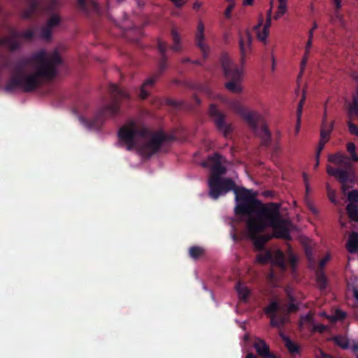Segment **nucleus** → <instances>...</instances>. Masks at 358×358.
I'll return each mask as SVG.
<instances>
[{"instance_id":"f257e3e1","label":"nucleus","mask_w":358,"mask_h":358,"mask_svg":"<svg viewBox=\"0 0 358 358\" xmlns=\"http://www.w3.org/2000/svg\"><path fill=\"white\" fill-rule=\"evenodd\" d=\"M62 63L57 50L48 55L40 50L30 58L22 59L14 68L13 75L6 82L4 91L13 93L17 90L31 92L38 88L44 80H52L57 75V68Z\"/></svg>"},{"instance_id":"f03ea898","label":"nucleus","mask_w":358,"mask_h":358,"mask_svg":"<svg viewBox=\"0 0 358 358\" xmlns=\"http://www.w3.org/2000/svg\"><path fill=\"white\" fill-rule=\"evenodd\" d=\"M245 209L236 215L247 217V227L252 232H263L267 227L273 228L274 236L285 240H290L289 230L281 219L280 205L271 202L264 204L256 195L247 201Z\"/></svg>"},{"instance_id":"7ed1b4c3","label":"nucleus","mask_w":358,"mask_h":358,"mask_svg":"<svg viewBox=\"0 0 358 358\" xmlns=\"http://www.w3.org/2000/svg\"><path fill=\"white\" fill-rule=\"evenodd\" d=\"M222 159L223 157L221 155L215 153L208 156V162L202 163L203 167H208V164H211V174L208 179L209 196L216 200L220 196L233 191L236 200L234 212L237 215L240 211L245 209L248 203L245 201H250L255 194L250 189L237 187L235 182L231 178H222V176L227 172L226 167L222 164Z\"/></svg>"},{"instance_id":"20e7f679","label":"nucleus","mask_w":358,"mask_h":358,"mask_svg":"<svg viewBox=\"0 0 358 358\" xmlns=\"http://www.w3.org/2000/svg\"><path fill=\"white\" fill-rule=\"evenodd\" d=\"M118 138L127 150L136 149L141 156L148 158L157 153L164 142L173 139L162 131L152 132L145 127H139L134 121L119 129Z\"/></svg>"},{"instance_id":"39448f33","label":"nucleus","mask_w":358,"mask_h":358,"mask_svg":"<svg viewBox=\"0 0 358 358\" xmlns=\"http://www.w3.org/2000/svg\"><path fill=\"white\" fill-rule=\"evenodd\" d=\"M252 36L248 30L243 34L238 32V48L240 54V67L233 63L228 55L224 54L221 57V64L224 74L229 81L225 84V87L231 92H242L240 83L243 78L244 66L252 52Z\"/></svg>"},{"instance_id":"423d86ee","label":"nucleus","mask_w":358,"mask_h":358,"mask_svg":"<svg viewBox=\"0 0 358 358\" xmlns=\"http://www.w3.org/2000/svg\"><path fill=\"white\" fill-rule=\"evenodd\" d=\"M229 107L238 114L255 135L261 139V145L268 148L271 144V133L263 116L257 111L247 110L238 100H231Z\"/></svg>"},{"instance_id":"0eeeda50","label":"nucleus","mask_w":358,"mask_h":358,"mask_svg":"<svg viewBox=\"0 0 358 358\" xmlns=\"http://www.w3.org/2000/svg\"><path fill=\"white\" fill-rule=\"evenodd\" d=\"M109 91L112 99L111 102L97 111V114L91 124L94 127L100 126L106 118L117 115L120 112L121 102L130 99L129 94L115 84L110 85Z\"/></svg>"},{"instance_id":"6e6552de","label":"nucleus","mask_w":358,"mask_h":358,"mask_svg":"<svg viewBox=\"0 0 358 358\" xmlns=\"http://www.w3.org/2000/svg\"><path fill=\"white\" fill-rule=\"evenodd\" d=\"M329 161L340 167L329 166L327 172L329 175L335 177L342 185L343 191L347 189V184L352 182L355 178V173L350 158L341 152H337L329 157Z\"/></svg>"},{"instance_id":"1a4fd4ad","label":"nucleus","mask_w":358,"mask_h":358,"mask_svg":"<svg viewBox=\"0 0 358 358\" xmlns=\"http://www.w3.org/2000/svg\"><path fill=\"white\" fill-rule=\"evenodd\" d=\"M329 161L340 167L329 166L327 172L329 175L335 177L342 185L343 191L347 189V184L352 182L355 178V173L350 158L341 152H337L329 157Z\"/></svg>"},{"instance_id":"9d476101","label":"nucleus","mask_w":358,"mask_h":358,"mask_svg":"<svg viewBox=\"0 0 358 358\" xmlns=\"http://www.w3.org/2000/svg\"><path fill=\"white\" fill-rule=\"evenodd\" d=\"M299 309L295 302H289L287 307V313L284 310L282 313L277 314L281 310V306L278 301H272L264 308L265 314L270 317V324L273 327L282 328L289 320V314L297 312Z\"/></svg>"},{"instance_id":"9b49d317","label":"nucleus","mask_w":358,"mask_h":358,"mask_svg":"<svg viewBox=\"0 0 358 358\" xmlns=\"http://www.w3.org/2000/svg\"><path fill=\"white\" fill-rule=\"evenodd\" d=\"M157 48L161 54V58L159 62L157 71L150 78L147 79L141 86L140 91V97L142 99H145L150 94L147 90L148 87L154 85L158 78L164 73V71L168 68L167 64V57L166 52L167 50L166 43L161 39L157 40Z\"/></svg>"},{"instance_id":"f8f14e48","label":"nucleus","mask_w":358,"mask_h":358,"mask_svg":"<svg viewBox=\"0 0 358 358\" xmlns=\"http://www.w3.org/2000/svg\"><path fill=\"white\" fill-rule=\"evenodd\" d=\"M208 115L213 120L217 129L227 137L232 131V126L226 122V115L222 113L214 103L209 106Z\"/></svg>"},{"instance_id":"ddd939ff","label":"nucleus","mask_w":358,"mask_h":358,"mask_svg":"<svg viewBox=\"0 0 358 358\" xmlns=\"http://www.w3.org/2000/svg\"><path fill=\"white\" fill-rule=\"evenodd\" d=\"M253 347L257 354L262 358H278V356L270 351L269 345L262 338H256ZM245 358H257V357L252 352H250L246 355Z\"/></svg>"},{"instance_id":"4468645a","label":"nucleus","mask_w":358,"mask_h":358,"mask_svg":"<svg viewBox=\"0 0 358 358\" xmlns=\"http://www.w3.org/2000/svg\"><path fill=\"white\" fill-rule=\"evenodd\" d=\"M9 36L0 38V46H6L10 51L15 52L20 48V43L15 39L19 31L14 28H8Z\"/></svg>"},{"instance_id":"2eb2a0df","label":"nucleus","mask_w":358,"mask_h":358,"mask_svg":"<svg viewBox=\"0 0 358 358\" xmlns=\"http://www.w3.org/2000/svg\"><path fill=\"white\" fill-rule=\"evenodd\" d=\"M204 24L201 21H199L197 26V31L195 34V42L196 46L201 50L203 57L206 59L208 55L209 48L204 43Z\"/></svg>"},{"instance_id":"dca6fc26","label":"nucleus","mask_w":358,"mask_h":358,"mask_svg":"<svg viewBox=\"0 0 358 358\" xmlns=\"http://www.w3.org/2000/svg\"><path fill=\"white\" fill-rule=\"evenodd\" d=\"M248 229L255 248L259 251L263 250L264 249L265 243L268 242L272 236L271 235L257 236L259 232L255 233L252 232L248 228Z\"/></svg>"},{"instance_id":"f3484780","label":"nucleus","mask_w":358,"mask_h":358,"mask_svg":"<svg viewBox=\"0 0 358 358\" xmlns=\"http://www.w3.org/2000/svg\"><path fill=\"white\" fill-rule=\"evenodd\" d=\"M28 6L22 13L23 19H30L35 14L40 6V0H27Z\"/></svg>"},{"instance_id":"a211bd4d","label":"nucleus","mask_w":358,"mask_h":358,"mask_svg":"<svg viewBox=\"0 0 358 358\" xmlns=\"http://www.w3.org/2000/svg\"><path fill=\"white\" fill-rule=\"evenodd\" d=\"M271 262L277 265L282 270H285L287 268L285 255L280 250H278L274 253H273V259Z\"/></svg>"},{"instance_id":"6ab92c4d","label":"nucleus","mask_w":358,"mask_h":358,"mask_svg":"<svg viewBox=\"0 0 358 358\" xmlns=\"http://www.w3.org/2000/svg\"><path fill=\"white\" fill-rule=\"evenodd\" d=\"M80 9L85 13L90 10H96L99 8L98 3L94 0H77Z\"/></svg>"},{"instance_id":"aec40b11","label":"nucleus","mask_w":358,"mask_h":358,"mask_svg":"<svg viewBox=\"0 0 358 358\" xmlns=\"http://www.w3.org/2000/svg\"><path fill=\"white\" fill-rule=\"evenodd\" d=\"M347 249L350 253H357L358 252V233L353 231L349 236L347 243Z\"/></svg>"},{"instance_id":"412c9836","label":"nucleus","mask_w":358,"mask_h":358,"mask_svg":"<svg viewBox=\"0 0 358 358\" xmlns=\"http://www.w3.org/2000/svg\"><path fill=\"white\" fill-rule=\"evenodd\" d=\"M346 211L350 220L358 222V206L348 203Z\"/></svg>"},{"instance_id":"4be33fe9","label":"nucleus","mask_w":358,"mask_h":358,"mask_svg":"<svg viewBox=\"0 0 358 358\" xmlns=\"http://www.w3.org/2000/svg\"><path fill=\"white\" fill-rule=\"evenodd\" d=\"M171 36L173 39V44L171 46V49L175 52H180L182 50L180 45V37L176 30V29L173 28L171 29Z\"/></svg>"},{"instance_id":"5701e85b","label":"nucleus","mask_w":358,"mask_h":358,"mask_svg":"<svg viewBox=\"0 0 358 358\" xmlns=\"http://www.w3.org/2000/svg\"><path fill=\"white\" fill-rule=\"evenodd\" d=\"M316 282L319 288L321 290H324L327 288L328 280L323 271H317L316 275Z\"/></svg>"},{"instance_id":"b1692460","label":"nucleus","mask_w":358,"mask_h":358,"mask_svg":"<svg viewBox=\"0 0 358 358\" xmlns=\"http://www.w3.org/2000/svg\"><path fill=\"white\" fill-rule=\"evenodd\" d=\"M205 254V250L200 246H192L189 248V257L196 260Z\"/></svg>"},{"instance_id":"393cba45","label":"nucleus","mask_w":358,"mask_h":358,"mask_svg":"<svg viewBox=\"0 0 358 358\" xmlns=\"http://www.w3.org/2000/svg\"><path fill=\"white\" fill-rule=\"evenodd\" d=\"M236 289L240 299L245 301L249 296V289L240 281L236 285Z\"/></svg>"},{"instance_id":"a878e982","label":"nucleus","mask_w":358,"mask_h":358,"mask_svg":"<svg viewBox=\"0 0 358 358\" xmlns=\"http://www.w3.org/2000/svg\"><path fill=\"white\" fill-rule=\"evenodd\" d=\"M305 101H306V94H305V91L303 90L302 98L300 100V101L298 104V107H297V112H296V113H297V124L296 126V133L299 132V131L300 129L301 117L302 115L303 107Z\"/></svg>"},{"instance_id":"bb28decb","label":"nucleus","mask_w":358,"mask_h":358,"mask_svg":"<svg viewBox=\"0 0 358 358\" xmlns=\"http://www.w3.org/2000/svg\"><path fill=\"white\" fill-rule=\"evenodd\" d=\"M331 340L343 349H348L349 348L348 339L344 336L340 335L335 336Z\"/></svg>"},{"instance_id":"cd10ccee","label":"nucleus","mask_w":358,"mask_h":358,"mask_svg":"<svg viewBox=\"0 0 358 358\" xmlns=\"http://www.w3.org/2000/svg\"><path fill=\"white\" fill-rule=\"evenodd\" d=\"M273 259V253L270 250H266L263 254L257 255V261L262 264L271 262Z\"/></svg>"},{"instance_id":"c85d7f7f","label":"nucleus","mask_w":358,"mask_h":358,"mask_svg":"<svg viewBox=\"0 0 358 358\" xmlns=\"http://www.w3.org/2000/svg\"><path fill=\"white\" fill-rule=\"evenodd\" d=\"M347 151L350 153V159L358 162V155L356 153V146L354 143L350 142L346 145Z\"/></svg>"},{"instance_id":"c756f323","label":"nucleus","mask_w":358,"mask_h":358,"mask_svg":"<svg viewBox=\"0 0 358 358\" xmlns=\"http://www.w3.org/2000/svg\"><path fill=\"white\" fill-rule=\"evenodd\" d=\"M326 189L327 193V196L331 203L334 205H337L338 203V200L336 199V193L334 189H333L329 183L326 184Z\"/></svg>"},{"instance_id":"7c9ffc66","label":"nucleus","mask_w":358,"mask_h":358,"mask_svg":"<svg viewBox=\"0 0 358 358\" xmlns=\"http://www.w3.org/2000/svg\"><path fill=\"white\" fill-rule=\"evenodd\" d=\"M349 115L355 118H358V101L352 100L348 107Z\"/></svg>"},{"instance_id":"2f4dec72","label":"nucleus","mask_w":358,"mask_h":358,"mask_svg":"<svg viewBox=\"0 0 358 358\" xmlns=\"http://www.w3.org/2000/svg\"><path fill=\"white\" fill-rule=\"evenodd\" d=\"M34 36V31L31 29H28L26 31H24L22 32H19V35L17 37L15 38L16 40L20 43V46L22 45V43L20 40V38H23L27 40H31Z\"/></svg>"},{"instance_id":"473e14b6","label":"nucleus","mask_w":358,"mask_h":358,"mask_svg":"<svg viewBox=\"0 0 358 358\" xmlns=\"http://www.w3.org/2000/svg\"><path fill=\"white\" fill-rule=\"evenodd\" d=\"M285 346L290 353L294 354L299 352V345L289 338L285 339Z\"/></svg>"},{"instance_id":"72a5a7b5","label":"nucleus","mask_w":358,"mask_h":358,"mask_svg":"<svg viewBox=\"0 0 358 358\" xmlns=\"http://www.w3.org/2000/svg\"><path fill=\"white\" fill-rule=\"evenodd\" d=\"M40 36L44 40H49L52 37V29L46 25L41 27L40 31Z\"/></svg>"},{"instance_id":"f704fd0d","label":"nucleus","mask_w":358,"mask_h":358,"mask_svg":"<svg viewBox=\"0 0 358 358\" xmlns=\"http://www.w3.org/2000/svg\"><path fill=\"white\" fill-rule=\"evenodd\" d=\"M60 21L61 19L59 15H52L50 16L45 25L52 29L60 23Z\"/></svg>"},{"instance_id":"c9c22d12","label":"nucleus","mask_w":358,"mask_h":358,"mask_svg":"<svg viewBox=\"0 0 358 358\" xmlns=\"http://www.w3.org/2000/svg\"><path fill=\"white\" fill-rule=\"evenodd\" d=\"M348 203H352V205L358 206V190L353 189L348 193Z\"/></svg>"},{"instance_id":"e433bc0d","label":"nucleus","mask_w":358,"mask_h":358,"mask_svg":"<svg viewBox=\"0 0 358 358\" xmlns=\"http://www.w3.org/2000/svg\"><path fill=\"white\" fill-rule=\"evenodd\" d=\"M324 125H325V127H326V131H328L329 129V132L331 133V131L333 130V128H334V122L331 121L330 123H328L327 122V110H325V112L324 113V116H323V118H322V126H324Z\"/></svg>"},{"instance_id":"4c0bfd02","label":"nucleus","mask_w":358,"mask_h":358,"mask_svg":"<svg viewBox=\"0 0 358 358\" xmlns=\"http://www.w3.org/2000/svg\"><path fill=\"white\" fill-rule=\"evenodd\" d=\"M287 262L292 269H294L296 268L297 258L295 256V255L293 252H292L291 251L289 252Z\"/></svg>"},{"instance_id":"58836bf2","label":"nucleus","mask_w":358,"mask_h":358,"mask_svg":"<svg viewBox=\"0 0 358 358\" xmlns=\"http://www.w3.org/2000/svg\"><path fill=\"white\" fill-rule=\"evenodd\" d=\"M330 134L331 132H329V129L328 131H326L325 125L322 126L320 131V140L328 142L329 140Z\"/></svg>"},{"instance_id":"ea45409f","label":"nucleus","mask_w":358,"mask_h":358,"mask_svg":"<svg viewBox=\"0 0 358 358\" xmlns=\"http://www.w3.org/2000/svg\"><path fill=\"white\" fill-rule=\"evenodd\" d=\"M269 30L262 29V31H258L257 32V38L259 41L266 43V38L268 36Z\"/></svg>"},{"instance_id":"a19ab883","label":"nucleus","mask_w":358,"mask_h":358,"mask_svg":"<svg viewBox=\"0 0 358 358\" xmlns=\"http://www.w3.org/2000/svg\"><path fill=\"white\" fill-rule=\"evenodd\" d=\"M271 8H270L268 11H267V17H266V22L263 27V29H266V30H269V27H271Z\"/></svg>"},{"instance_id":"79ce46f5","label":"nucleus","mask_w":358,"mask_h":358,"mask_svg":"<svg viewBox=\"0 0 358 358\" xmlns=\"http://www.w3.org/2000/svg\"><path fill=\"white\" fill-rule=\"evenodd\" d=\"M285 292L287 298L289 301V302H296V297L293 295L290 287H286L285 289Z\"/></svg>"},{"instance_id":"37998d69","label":"nucleus","mask_w":358,"mask_h":358,"mask_svg":"<svg viewBox=\"0 0 358 358\" xmlns=\"http://www.w3.org/2000/svg\"><path fill=\"white\" fill-rule=\"evenodd\" d=\"M348 129L350 134L357 136L358 133V126L352 122L348 123Z\"/></svg>"},{"instance_id":"c03bdc74","label":"nucleus","mask_w":358,"mask_h":358,"mask_svg":"<svg viewBox=\"0 0 358 358\" xmlns=\"http://www.w3.org/2000/svg\"><path fill=\"white\" fill-rule=\"evenodd\" d=\"M235 7V2H232V3H230L228 6L227 7L225 11H224V16L227 17V18H230L231 17V13L233 10V9Z\"/></svg>"},{"instance_id":"a18cd8bd","label":"nucleus","mask_w":358,"mask_h":358,"mask_svg":"<svg viewBox=\"0 0 358 358\" xmlns=\"http://www.w3.org/2000/svg\"><path fill=\"white\" fill-rule=\"evenodd\" d=\"M330 258H331L330 255H327L320 261V263H319V266H320V271H322V268L330 260Z\"/></svg>"},{"instance_id":"49530a36","label":"nucleus","mask_w":358,"mask_h":358,"mask_svg":"<svg viewBox=\"0 0 358 358\" xmlns=\"http://www.w3.org/2000/svg\"><path fill=\"white\" fill-rule=\"evenodd\" d=\"M326 143L327 142L325 141H322V140L320 141L318 146H317V153H316V157H315L320 158V153L322 151V150L324 149V145H325Z\"/></svg>"},{"instance_id":"de8ad7c7","label":"nucleus","mask_w":358,"mask_h":358,"mask_svg":"<svg viewBox=\"0 0 358 358\" xmlns=\"http://www.w3.org/2000/svg\"><path fill=\"white\" fill-rule=\"evenodd\" d=\"M315 358H333V357L324 352L322 350L319 349L318 353L315 354Z\"/></svg>"},{"instance_id":"09e8293b","label":"nucleus","mask_w":358,"mask_h":358,"mask_svg":"<svg viewBox=\"0 0 358 358\" xmlns=\"http://www.w3.org/2000/svg\"><path fill=\"white\" fill-rule=\"evenodd\" d=\"M97 113L95 114L94 117L90 120H83V118H81V120H83V122H85V124L89 127V128H91V129H99L101 125L103 124V122L98 127H94L91 125L92 124V122L94 120L96 115Z\"/></svg>"},{"instance_id":"8fccbe9b","label":"nucleus","mask_w":358,"mask_h":358,"mask_svg":"<svg viewBox=\"0 0 358 358\" xmlns=\"http://www.w3.org/2000/svg\"><path fill=\"white\" fill-rule=\"evenodd\" d=\"M286 8H287V6H285L283 9H280L278 8V11L275 13V14L274 15V19L278 20L282 15H283L285 14V13L286 12Z\"/></svg>"},{"instance_id":"3c124183","label":"nucleus","mask_w":358,"mask_h":358,"mask_svg":"<svg viewBox=\"0 0 358 358\" xmlns=\"http://www.w3.org/2000/svg\"><path fill=\"white\" fill-rule=\"evenodd\" d=\"M303 181H304L305 186H306V193H308V192L310 190V187H309V184H308V176L306 173H303Z\"/></svg>"},{"instance_id":"603ef678","label":"nucleus","mask_w":358,"mask_h":358,"mask_svg":"<svg viewBox=\"0 0 358 358\" xmlns=\"http://www.w3.org/2000/svg\"><path fill=\"white\" fill-rule=\"evenodd\" d=\"M170 1H171L177 8L182 7L185 3L184 0H170Z\"/></svg>"},{"instance_id":"864d4df0","label":"nucleus","mask_w":358,"mask_h":358,"mask_svg":"<svg viewBox=\"0 0 358 358\" xmlns=\"http://www.w3.org/2000/svg\"><path fill=\"white\" fill-rule=\"evenodd\" d=\"M308 207L313 215H317L319 213V210L313 206V204L308 203Z\"/></svg>"},{"instance_id":"5fc2aeb1","label":"nucleus","mask_w":358,"mask_h":358,"mask_svg":"<svg viewBox=\"0 0 358 358\" xmlns=\"http://www.w3.org/2000/svg\"><path fill=\"white\" fill-rule=\"evenodd\" d=\"M327 329V327L324 324H318L315 326L314 329L320 333L324 332Z\"/></svg>"},{"instance_id":"6e6d98bb","label":"nucleus","mask_w":358,"mask_h":358,"mask_svg":"<svg viewBox=\"0 0 358 358\" xmlns=\"http://www.w3.org/2000/svg\"><path fill=\"white\" fill-rule=\"evenodd\" d=\"M336 316L337 319L343 320L346 317V314L345 312L341 310H337L336 312Z\"/></svg>"},{"instance_id":"4d7b16f0","label":"nucleus","mask_w":358,"mask_h":358,"mask_svg":"<svg viewBox=\"0 0 358 358\" xmlns=\"http://www.w3.org/2000/svg\"><path fill=\"white\" fill-rule=\"evenodd\" d=\"M312 40L313 39L308 38V40L307 41L306 46V55L308 54L309 49L312 46Z\"/></svg>"},{"instance_id":"13d9d810","label":"nucleus","mask_w":358,"mask_h":358,"mask_svg":"<svg viewBox=\"0 0 358 358\" xmlns=\"http://www.w3.org/2000/svg\"><path fill=\"white\" fill-rule=\"evenodd\" d=\"M336 8L337 10L341 8V0H334Z\"/></svg>"},{"instance_id":"bf43d9fd","label":"nucleus","mask_w":358,"mask_h":358,"mask_svg":"<svg viewBox=\"0 0 358 358\" xmlns=\"http://www.w3.org/2000/svg\"><path fill=\"white\" fill-rule=\"evenodd\" d=\"M306 62H307V59L306 58H303V60L301 61V73H302L303 72V68L306 66Z\"/></svg>"},{"instance_id":"052dcab7","label":"nucleus","mask_w":358,"mask_h":358,"mask_svg":"<svg viewBox=\"0 0 358 358\" xmlns=\"http://www.w3.org/2000/svg\"><path fill=\"white\" fill-rule=\"evenodd\" d=\"M279 1V8L283 9L285 6H287L286 4V0H278Z\"/></svg>"},{"instance_id":"680f3d73","label":"nucleus","mask_w":358,"mask_h":358,"mask_svg":"<svg viewBox=\"0 0 358 358\" xmlns=\"http://www.w3.org/2000/svg\"><path fill=\"white\" fill-rule=\"evenodd\" d=\"M262 24H263V18L261 17L259 19V23L255 27V29L259 30L260 29V27L262 26Z\"/></svg>"},{"instance_id":"e2e57ef3","label":"nucleus","mask_w":358,"mask_h":358,"mask_svg":"<svg viewBox=\"0 0 358 358\" xmlns=\"http://www.w3.org/2000/svg\"><path fill=\"white\" fill-rule=\"evenodd\" d=\"M254 0H243V4L245 6H251L253 3Z\"/></svg>"},{"instance_id":"0e129e2a","label":"nucleus","mask_w":358,"mask_h":358,"mask_svg":"<svg viewBox=\"0 0 358 358\" xmlns=\"http://www.w3.org/2000/svg\"><path fill=\"white\" fill-rule=\"evenodd\" d=\"M352 100H356L357 101H358V86L357 87L356 89V94L353 95Z\"/></svg>"},{"instance_id":"69168bd1","label":"nucleus","mask_w":358,"mask_h":358,"mask_svg":"<svg viewBox=\"0 0 358 358\" xmlns=\"http://www.w3.org/2000/svg\"><path fill=\"white\" fill-rule=\"evenodd\" d=\"M352 350L353 352H358V343L352 346Z\"/></svg>"},{"instance_id":"338daca9","label":"nucleus","mask_w":358,"mask_h":358,"mask_svg":"<svg viewBox=\"0 0 358 358\" xmlns=\"http://www.w3.org/2000/svg\"><path fill=\"white\" fill-rule=\"evenodd\" d=\"M200 6H201V4L198 2L194 3L193 5L194 9H199L200 8Z\"/></svg>"},{"instance_id":"774afa93","label":"nucleus","mask_w":358,"mask_h":358,"mask_svg":"<svg viewBox=\"0 0 358 358\" xmlns=\"http://www.w3.org/2000/svg\"><path fill=\"white\" fill-rule=\"evenodd\" d=\"M354 296L358 301V290L355 289L354 291Z\"/></svg>"}]
</instances>
